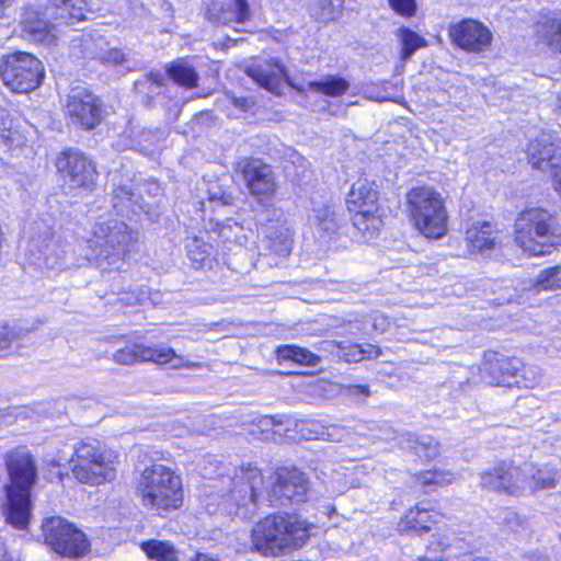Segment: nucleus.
Masks as SVG:
<instances>
[{
  "label": "nucleus",
  "mask_w": 561,
  "mask_h": 561,
  "mask_svg": "<svg viewBox=\"0 0 561 561\" xmlns=\"http://www.w3.org/2000/svg\"><path fill=\"white\" fill-rule=\"evenodd\" d=\"M4 463L9 478L3 488L5 519L12 526L24 529L31 516L32 489L38 477L36 460L25 446H21L5 454Z\"/></svg>",
  "instance_id": "obj_1"
},
{
  "label": "nucleus",
  "mask_w": 561,
  "mask_h": 561,
  "mask_svg": "<svg viewBox=\"0 0 561 561\" xmlns=\"http://www.w3.org/2000/svg\"><path fill=\"white\" fill-rule=\"evenodd\" d=\"M311 527L294 514L268 515L252 528V543L264 556L285 554L306 543Z\"/></svg>",
  "instance_id": "obj_2"
},
{
  "label": "nucleus",
  "mask_w": 561,
  "mask_h": 561,
  "mask_svg": "<svg viewBox=\"0 0 561 561\" xmlns=\"http://www.w3.org/2000/svg\"><path fill=\"white\" fill-rule=\"evenodd\" d=\"M46 2L51 4V8H46L44 14L33 8H26L22 14L21 27L27 41L44 45L55 43L56 25L47 18L67 25H73L87 19L85 0H46Z\"/></svg>",
  "instance_id": "obj_3"
},
{
  "label": "nucleus",
  "mask_w": 561,
  "mask_h": 561,
  "mask_svg": "<svg viewBox=\"0 0 561 561\" xmlns=\"http://www.w3.org/2000/svg\"><path fill=\"white\" fill-rule=\"evenodd\" d=\"M515 241L530 255L550 254L561 244V228L547 209L526 208L515 220Z\"/></svg>",
  "instance_id": "obj_4"
},
{
  "label": "nucleus",
  "mask_w": 561,
  "mask_h": 561,
  "mask_svg": "<svg viewBox=\"0 0 561 561\" xmlns=\"http://www.w3.org/2000/svg\"><path fill=\"white\" fill-rule=\"evenodd\" d=\"M407 206L415 228L428 239L447 233L448 215L442 195L430 186L413 187L407 194Z\"/></svg>",
  "instance_id": "obj_5"
},
{
  "label": "nucleus",
  "mask_w": 561,
  "mask_h": 561,
  "mask_svg": "<svg viewBox=\"0 0 561 561\" xmlns=\"http://www.w3.org/2000/svg\"><path fill=\"white\" fill-rule=\"evenodd\" d=\"M138 491L144 505L157 511L176 508L183 500L180 477L158 463L144 469L138 481Z\"/></svg>",
  "instance_id": "obj_6"
},
{
  "label": "nucleus",
  "mask_w": 561,
  "mask_h": 561,
  "mask_svg": "<svg viewBox=\"0 0 561 561\" xmlns=\"http://www.w3.org/2000/svg\"><path fill=\"white\" fill-rule=\"evenodd\" d=\"M137 241V232L118 220L96 224L93 238L88 241L85 257L96 264L106 262L114 265L129 251L130 245Z\"/></svg>",
  "instance_id": "obj_7"
},
{
  "label": "nucleus",
  "mask_w": 561,
  "mask_h": 561,
  "mask_svg": "<svg viewBox=\"0 0 561 561\" xmlns=\"http://www.w3.org/2000/svg\"><path fill=\"white\" fill-rule=\"evenodd\" d=\"M72 462V472L80 482L99 485L115 478L118 455L90 439L78 445Z\"/></svg>",
  "instance_id": "obj_8"
},
{
  "label": "nucleus",
  "mask_w": 561,
  "mask_h": 561,
  "mask_svg": "<svg viewBox=\"0 0 561 561\" xmlns=\"http://www.w3.org/2000/svg\"><path fill=\"white\" fill-rule=\"evenodd\" d=\"M42 61L35 56L16 51L0 62V78L5 87L15 93H28L36 89L43 78Z\"/></svg>",
  "instance_id": "obj_9"
},
{
  "label": "nucleus",
  "mask_w": 561,
  "mask_h": 561,
  "mask_svg": "<svg viewBox=\"0 0 561 561\" xmlns=\"http://www.w3.org/2000/svg\"><path fill=\"white\" fill-rule=\"evenodd\" d=\"M263 476L257 467L241 466L234 470L230 479V488L226 501L236 506V515L250 518L256 512L262 494Z\"/></svg>",
  "instance_id": "obj_10"
},
{
  "label": "nucleus",
  "mask_w": 561,
  "mask_h": 561,
  "mask_svg": "<svg viewBox=\"0 0 561 561\" xmlns=\"http://www.w3.org/2000/svg\"><path fill=\"white\" fill-rule=\"evenodd\" d=\"M42 528L45 542L60 556L79 558L89 550L85 535L59 516L46 519Z\"/></svg>",
  "instance_id": "obj_11"
},
{
  "label": "nucleus",
  "mask_w": 561,
  "mask_h": 561,
  "mask_svg": "<svg viewBox=\"0 0 561 561\" xmlns=\"http://www.w3.org/2000/svg\"><path fill=\"white\" fill-rule=\"evenodd\" d=\"M56 168L69 190L92 192L96 186L98 172L95 165L78 149L62 151L57 158Z\"/></svg>",
  "instance_id": "obj_12"
},
{
  "label": "nucleus",
  "mask_w": 561,
  "mask_h": 561,
  "mask_svg": "<svg viewBox=\"0 0 561 561\" xmlns=\"http://www.w3.org/2000/svg\"><path fill=\"white\" fill-rule=\"evenodd\" d=\"M531 463L515 466L512 462L502 461L480 473V485L483 489L519 495L527 491V474H531Z\"/></svg>",
  "instance_id": "obj_13"
},
{
  "label": "nucleus",
  "mask_w": 561,
  "mask_h": 561,
  "mask_svg": "<svg viewBox=\"0 0 561 561\" xmlns=\"http://www.w3.org/2000/svg\"><path fill=\"white\" fill-rule=\"evenodd\" d=\"M308 491L309 480L305 472L297 468L282 467L275 471L267 499L274 506H287L305 502Z\"/></svg>",
  "instance_id": "obj_14"
},
{
  "label": "nucleus",
  "mask_w": 561,
  "mask_h": 561,
  "mask_svg": "<svg viewBox=\"0 0 561 561\" xmlns=\"http://www.w3.org/2000/svg\"><path fill=\"white\" fill-rule=\"evenodd\" d=\"M113 359L122 365H131L140 362H152L158 365H168L173 369L199 368L201 363L191 362L176 355L173 348L167 346H145L134 344L118 350L113 354Z\"/></svg>",
  "instance_id": "obj_15"
},
{
  "label": "nucleus",
  "mask_w": 561,
  "mask_h": 561,
  "mask_svg": "<svg viewBox=\"0 0 561 561\" xmlns=\"http://www.w3.org/2000/svg\"><path fill=\"white\" fill-rule=\"evenodd\" d=\"M66 114L72 125L92 130L104 118L102 101L82 87L72 88L66 102Z\"/></svg>",
  "instance_id": "obj_16"
},
{
  "label": "nucleus",
  "mask_w": 561,
  "mask_h": 561,
  "mask_svg": "<svg viewBox=\"0 0 561 561\" xmlns=\"http://www.w3.org/2000/svg\"><path fill=\"white\" fill-rule=\"evenodd\" d=\"M236 171L242 174L247 187L259 202L270 201L276 192L272 168L260 159L242 158L237 162Z\"/></svg>",
  "instance_id": "obj_17"
},
{
  "label": "nucleus",
  "mask_w": 561,
  "mask_h": 561,
  "mask_svg": "<svg viewBox=\"0 0 561 561\" xmlns=\"http://www.w3.org/2000/svg\"><path fill=\"white\" fill-rule=\"evenodd\" d=\"M449 36L457 47L473 54L486 51L492 43L491 31L481 22L472 19H465L451 24Z\"/></svg>",
  "instance_id": "obj_18"
},
{
  "label": "nucleus",
  "mask_w": 561,
  "mask_h": 561,
  "mask_svg": "<svg viewBox=\"0 0 561 561\" xmlns=\"http://www.w3.org/2000/svg\"><path fill=\"white\" fill-rule=\"evenodd\" d=\"M523 362L517 357H508L494 351H486L481 365V378L494 386L511 387Z\"/></svg>",
  "instance_id": "obj_19"
},
{
  "label": "nucleus",
  "mask_w": 561,
  "mask_h": 561,
  "mask_svg": "<svg viewBox=\"0 0 561 561\" xmlns=\"http://www.w3.org/2000/svg\"><path fill=\"white\" fill-rule=\"evenodd\" d=\"M375 427H378L381 432L378 438L385 440L397 439L402 449L423 460H431L439 455L438 442L427 434L416 436L413 433H403L399 436H393L394 432L388 424L376 425Z\"/></svg>",
  "instance_id": "obj_20"
},
{
  "label": "nucleus",
  "mask_w": 561,
  "mask_h": 561,
  "mask_svg": "<svg viewBox=\"0 0 561 561\" xmlns=\"http://www.w3.org/2000/svg\"><path fill=\"white\" fill-rule=\"evenodd\" d=\"M558 139L549 133H541L528 146V159L534 169L542 171L550 170L551 168L560 167L561 150Z\"/></svg>",
  "instance_id": "obj_21"
},
{
  "label": "nucleus",
  "mask_w": 561,
  "mask_h": 561,
  "mask_svg": "<svg viewBox=\"0 0 561 561\" xmlns=\"http://www.w3.org/2000/svg\"><path fill=\"white\" fill-rule=\"evenodd\" d=\"M208 20L215 24H242L250 20L248 0L214 1L207 11Z\"/></svg>",
  "instance_id": "obj_22"
},
{
  "label": "nucleus",
  "mask_w": 561,
  "mask_h": 561,
  "mask_svg": "<svg viewBox=\"0 0 561 561\" xmlns=\"http://www.w3.org/2000/svg\"><path fill=\"white\" fill-rule=\"evenodd\" d=\"M247 75L271 92H277L282 82L287 81L284 67L274 60L248 67Z\"/></svg>",
  "instance_id": "obj_23"
},
{
  "label": "nucleus",
  "mask_w": 561,
  "mask_h": 561,
  "mask_svg": "<svg viewBox=\"0 0 561 561\" xmlns=\"http://www.w3.org/2000/svg\"><path fill=\"white\" fill-rule=\"evenodd\" d=\"M499 239V232L490 221L473 222L466 231V241L472 253L492 250Z\"/></svg>",
  "instance_id": "obj_24"
},
{
  "label": "nucleus",
  "mask_w": 561,
  "mask_h": 561,
  "mask_svg": "<svg viewBox=\"0 0 561 561\" xmlns=\"http://www.w3.org/2000/svg\"><path fill=\"white\" fill-rule=\"evenodd\" d=\"M297 432L305 439H323L341 442L346 436L344 427L339 425H324L317 420H299L295 425Z\"/></svg>",
  "instance_id": "obj_25"
},
{
  "label": "nucleus",
  "mask_w": 561,
  "mask_h": 561,
  "mask_svg": "<svg viewBox=\"0 0 561 561\" xmlns=\"http://www.w3.org/2000/svg\"><path fill=\"white\" fill-rule=\"evenodd\" d=\"M262 247L271 254L278 257H286L291 251V236L288 228L282 225L272 224L264 229Z\"/></svg>",
  "instance_id": "obj_26"
},
{
  "label": "nucleus",
  "mask_w": 561,
  "mask_h": 561,
  "mask_svg": "<svg viewBox=\"0 0 561 561\" xmlns=\"http://www.w3.org/2000/svg\"><path fill=\"white\" fill-rule=\"evenodd\" d=\"M439 514L416 505L409 510L399 522V530L422 535L431 530L432 524L437 522Z\"/></svg>",
  "instance_id": "obj_27"
},
{
  "label": "nucleus",
  "mask_w": 561,
  "mask_h": 561,
  "mask_svg": "<svg viewBox=\"0 0 561 561\" xmlns=\"http://www.w3.org/2000/svg\"><path fill=\"white\" fill-rule=\"evenodd\" d=\"M113 207L118 213H124L126 209L135 211V207L149 213L150 203L142 196L141 187L137 188V193L127 185H122L113 190Z\"/></svg>",
  "instance_id": "obj_28"
},
{
  "label": "nucleus",
  "mask_w": 561,
  "mask_h": 561,
  "mask_svg": "<svg viewBox=\"0 0 561 561\" xmlns=\"http://www.w3.org/2000/svg\"><path fill=\"white\" fill-rule=\"evenodd\" d=\"M378 193L366 179L357 180L351 187L346 201L348 210L376 206Z\"/></svg>",
  "instance_id": "obj_29"
},
{
  "label": "nucleus",
  "mask_w": 561,
  "mask_h": 561,
  "mask_svg": "<svg viewBox=\"0 0 561 561\" xmlns=\"http://www.w3.org/2000/svg\"><path fill=\"white\" fill-rule=\"evenodd\" d=\"M538 43L543 44L553 53H561V16L546 18L536 25Z\"/></svg>",
  "instance_id": "obj_30"
},
{
  "label": "nucleus",
  "mask_w": 561,
  "mask_h": 561,
  "mask_svg": "<svg viewBox=\"0 0 561 561\" xmlns=\"http://www.w3.org/2000/svg\"><path fill=\"white\" fill-rule=\"evenodd\" d=\"M168 77L178 85L194 89L198 85L199 76L195 68L184 59H178L165 66Z\"/></svg>",
  "instance_id": "obj_31"
},
{
  "label": "nucleus",
  "mask_w": 561,
  "mask_h": 561,
  "mask_svg": "<svg viewBox=\"0 0 561 561\" xmlns=\"http://www.w3.org/2000/svg\"><path fill=\"white\" fill-rule=\"evenodd\" d=\"M376 210V206L371 208L365 207L363 209L356 208L353 210V226L358 230L363 238L370 239L380 230L382 221L380 217L375 214Z\"/></svg>",
  "instance_id": "obj_32"
},
{
  "label": "nucleus",
  "mask_w": 561,
  "mask_h": 561,
  "mask_svg": "<svg viewBox=\"0 0 561 561\" xmlns=\"http://www.w3.org/2000/svg\"><path fill=\"white\" fill-rule=\"evenodd\" d=\"M276 357L279 362L290 360L299 365L316 367L321 362L320 356L305 347L297 345H282L276 350Z\"/></svg>",
  "instance_id": "obj_33"
},
{
  "label": "nucleus",
  "mask_w": 561,
  "mask_h": 561,
  "mask_svg": "<svg viewBox=\"0 0 561 561\" xmlns=\"http://www.w3.org/2000/svg\"><path fill=\"white\" fill-rule=\"evenodd\" d=\"M308 220L311 226L328 233H333L337 229L336 214L330 205H314Z\"/></svg>",
  "instance_id": "obj_34"
},
{
  "label": "nucleus",
  "mask_w": 561,
  "mask_h": 561,
  "mask_svg": "<svg viewBox=\"0 0 561 561\" xmlns=\"http://www.w3.org/2000/svg\"><path fill=\"white\" fill-rule=\"evenodd\" d=\"M417 484L427 489V491H435L437 488H444L455 481V474L449 470L433 469L424 470L414 474Z\"/></svg>",
  "instance_id": "obj_35"
},
{
  "label": "nucleus",
  "mask_w": 561,
  "mask_h": 561,
  "mask_svg": "<svg viewBox=\"0 0 561 561\" xmlns=\"http://www.w3.org/2000/svg\"><path fill=\"white\" fill-rule=\"evenodd\" d=\"M142 551L156 561H178L179 551L169 541L148 540L141 543Z\"/></svg>",
  "instance_id": "obj_36"
},
{
  "label": "nucleus",
  "mask_w": 561,
  "mask_h": 561,
  "mask_svg": "<svg viewBox=\"0 0 561 561\" xmlns=\"http://www.w3.org/2000/svg\"><path fill=\"white\" fill-rule=\"evenodd\" d=\"M310 90L323 93L331 98H336L345 94L350 89V82L344 78L329 76L319 81L308 82Z\"/></svg>",
  "instance_id": "obj_37"
},
{
  "label": "nucleus",
  "mask_w": 561,
  "mask_h": 561,
  "mask_svg": "<svg viewBox=\"0 0 561 561\" xmlns=\"http://www.w3.org/2000/svg\"><path fill=\"white\" fill-rule=\"evenodd\" d=\"M188 257L195 268L205 267L211 262L213 247L199 237L190 238L186 242Z\"/></svg>",
  "instance_id": "obj_38"
},
{
  "label": "nucleus",
  "mask_w": 561,
  "mask_h": 561,
  "mask_svg": "<svg viewBox=\"0 0 561 561\" xmlns=\"http://www.w3.org/2000/svg\"><path fill=\"white\" fill-rule=\"evenodd\" d=\"M325 351L331 352L340 359L347 363H357L364 358V350L358 344H346L344 342L324 341L322 343Z\"/></svg>",
  "instance_id": "obj_39"
},
{
  "label": "nucleus",
  "mask_w": 561,
  "mask_h": 561,
  "mask_svg": "<svg viewBox=\"0 0 561 561\" xmlns=\"http://www.w3.org/2000/svg\"><path fill=\"white\" fill-rule=\"evenodd\" d=\"M341 5V0H310L308 9L312 18L327 23L336 18Z\"/></svg>",
  "instance_id": "obj_40"
},
{
  "label": "nucleus",
  "mask_w": 561,
  "mask_h": 561,
  "mask_svg": "<svg viewBox=\"0 0 561 561\" xmlns=\"http://www.w3.org/2000/svg\"><path fill=\"white\" fill-rule=\"evenodd\" d=\"M163 77L159 72H150L144 79L135 82V90L146 99V105H150L156 95L161 93Z\"/></svg>",
  "instance_id": "obj_41"
},
{
  "label": "nucleus",
  "mask_w": 561,
  "mask_h": 561,
  "mask_svg": "<svg viewBox=\"0 0 561 561\" xmlns=\"http://www.w3.org/2000/svg\"><path fill=\"white\" fill-rule=\"evenodd\" d=\"M25 335L23 329L9 325L0 327V358H4L15 351V343Z\"/></svg>",
  "instance_id": "obj_42"
},
{
  "label": "nucleus",
  "mask_w": 561,
  "mask_h": 561,
  "mask_svg": "<svg viewBox=\"0 0 561 561\" xmlns=\"http://www.w3.org/2000/svg\"><path fill=\"white\" fill-rule=\"evenodd\" d=\"M494 519L507 533H518L525 527V519L510 508L499 510Z\"/></svg>",
  "instance_id": "obj_43"
},
{
  "label": "nucleus",
  "mask_w": 561,
  "mask_h": 561,
  "mask_svg": "<svg viewBox=\"0 0 561 561\" xmlns=\"http://www.w3.org/2000/svg\"><path fill=\"white\" fill-rule=\"evenodd\" d=\"M542 380V371L537 365H524L517 373L514 383L518 388H534Z\"/></svg>",
  "instance_id": "obj_44"
},
{
  "label": "nucleus",
  "mask_w": 561,
  "mask_h": 561,
  "mask_svg": "<svg viewBox=\"0 0 561 561\" xmlns=\"http://www.w3.org/2000/svg\"><path fill=\"white\" fill-rule=\"evenodd\" d=\"M531 469V474H527V491L551 489L556 486V478L552 472L543 469H537L533 463Z\"/></svg>",
  "instance_id": "obj_45"
},
{
  "label": "nucleus",
  "mask_w": 561,
  "mask_h": 561,
  "mask_svg": "<svg viewBox=\"0 0 561 561\" xmlns=\"http://www.w3.org/2000/svg\"><path fill=\"white\" fill-rule=\"evenodd\" d=\"M400 39L402 45L401 59L403 61L409 60L419 48L425 45V41L409 28L400 30Z\"/></svg>",
  "instance_id": "obj_46"
},
{
  "label": "nucleus",
  "mask_w": 561,
  "mask_h": 561,
  "mask_svg": "<svg viewBox=\"0 0 561 561\" xmlns=\"http://www.w3.org/2000/svg\"><path fill=\"white\" fill-rule=\"evenodd\" d=\"M536 287L542 290L561 288V264L541 271L536 279Z\"/></svg>",
  "instance_id": "obj_47"
},
{
  "label": "nucleus",
  "mask_w": 561,
  "mask_h": 561,
  "mask_svg": "<svg viewBox=\"0 0 561 561\" xmlns=\"http://www.w3.org/2000/svg\"><path fill=\"white\" fill-rule=\"evenodd\" d=\"M18 136V131L12 129L8 111L0 106V148H11Z\"/></svg>",
  "instance_id": "obj_48"
},
{
  "label": "nucleus",
  "mask_w": 561,
  "mask_h": 561,
  "mask_svg": "<svg viewBox=\"0 0 561 561\" xmlns=\"http://www.w3.org/2000/svg\"><path fill=\"white\" fill-rule=\"evenodd\" d=\"M93 58H96L105 64L122 65L125 61V54L117 49H103L100 47L99 51L91 53Z\"/></svg>",
  "instance_id": "obj_49"
},
{
  "label": "nucleus",
  "mask_w": 561,
  "mask_h": 561,
  "mask_svg": "<svg viewBox=\"0 0 561 561\" xmlns=\"http://www.w3.org/2000/svg\"><path fill=\"white\" fill-rule=\"evenodd\" d=\"M391 8L399 14L411 16L415 13V0H389Z\"/></svg>",
  "instance_id": "obj_50"
},
{
  "label": "nucleus",
  "mask_w": 561,
  "mask_h": 561,
  "mask_svg": "<svg viewBox=\"0 0 561 561\" xmlns=\"http://www.w3.org/2000/svg\"><path fill=\"white\" fill-rule=\"evenodd\" d=\"M343 391L347 397L355 399L367 398L370 396L369 387L366 385H347L344 386Z\"/></svg>",
  "instance_id": "obj_51"
},
{
  "label": "nucleus",
  "mask_w": 561,
  "mask_h": 561,
  "mask_svg": "<svg viewBox=\"0 0 561 561\" xmlns=\"http://www.w3.org/2000/svg\"><path fill=\"white\" fill-rule=\"evenodd\" d=\"M209 202H219L221 205H230L232 204L233 197L231 194L224 192L220 187L216 186L209 188Z\"/></svg>",
  "instance_id": "obj_52"
},
{
  "label": "nucleus",
  "mask_w": 561,
  "mask_h": 561,
  "mask_svg": "<svg viewBox=\"0 0 561 561\" xmlns=\"http://www.w3.org/2000/svg\"><path fill=\"white\" fill-rule=\"evenodd\" d=\"M390 327V320L381 313H376L373 317V328L382 333Z\"/></svg>",
  "instance_id": "obj_53"
},
{
  "label": "nucleus",
  "mask_w": 561,
  "mask_h": 561,
  "mask_svg": "<svg viewBox=\"0 0 561 561\" xmlns=\"http://www.w3.org/2000/svg\"><path fill=\"white\" fill-rule=\"evenodd\" d=\"M550 175L553 180L554 190L561 195V162L560 167L550 169Z\"/></svg>",
  "instance_id": "obj_54"
},
{
  "label": "nucleus",
  "mask_w": 561,
  "mask_h": 561,
  "mask_svg": "<svg viewBox=\"0 0 561 561\" xmlns=\"http://www.w3.org/2000/svg\"><path fill=\"white\" fill-rule=\"evenodd\" d=\"M232 102L236 107H239L242 111H248L253 105L252 99L249 98H233Z\"/></svg>",
  "instance_id": "obj_55"
},
{
  "label": "nucleus",
  "mask_w": 561,
  "mask_h": 561,
  "mask_svg": "<svg viewBox=\"0 0 561 561\" xmlns=\"http://www.w3.org/2000/svg\"><path fill=\"white\" fill-rule=\"evenodd\" d=\"M364 350V358L365 357H378L381 355V350L378 346L375 345H367Z\"/></svg>",
  "instance_id": "obj_56"
},
{
  "label": "nucleus",
  "mask_w": 561,
  "mask_h": 561,
  "mask_svg": "<svg viewBox=\"0 0 561 561\" xmlns=\"http://www.w3.org/2000/svg\"><path fill=\"white\" fill-rule=\"evenodd\" d=\"M190 561H219V560L208 553L196 552L195 556L190 559Z\"/></svg>",
  "instance_id": "obj_57"
},
{
  "label": "nucleus",
  "mask_w": 561,
  "mask_h": 561,
  "mask_svg": "<svg viewBox=\"0 0 561 561\" xmlns=\"http://www.w3.org/2000/svg\"><path fill=\"white\" fill-rule=\"evenodd\" d=\"M138 187H141L142 193L145 192V187L144 186L139 185ZM159 191H160V187H159V185L156 182L150 183L148 185V190H146V192L148 194H152L154 196L159 194Z\"/></svg>",
  "instance_id": "obj_58"
},
{
  "label": "nucleus",
  "mask_w": 561,
  "mask_h": 561,
  "mask_svg": "<svg viewBox=\"0 0 561 561\" xmlns=\"http://www.w3.org/2000/svg\"><path fill=\"white\" fill-rule=\"evenodd\" d=\"M556 107L561 113V92L557 95Z\"/></svg>",
  "instance_id": "obj_59"
},
{
  "label": "nucleus",
  "mask_w": 561,
  "mask_h": 561,
  "mask_svg": "<svg viewBox=\"0 0 561 561\" xmlns=\"http://www.w3.org/2000/svg\"><path fill=\"white\" fill-rule=\"evenodd\" d=\"M99 42H100V44H101V45H102V44H105V42H104V41H103V38H101V37L99 38Z\"/></svg>",
  "instance_id": "obj_60"
},
{
  "label": "nucleus",
  "mask_w": 561,
  "mask_h": 561,
  "mask_svg": "<svg viewBox=\"0 0 561 561\" xmlns=\"http://www.w3.org/2000/svg\"><path fill=\"white\" fill-rule=\"evenodd\" d=\"M224 230H225V228L219 231V233L222 234V236H225L224 234Z\"/></svg>",
  "instance_id": "obj_61"
}]
</instances>
